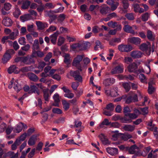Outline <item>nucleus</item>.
Listing matches in <instances>:
<instances>
[{
  "label": "nucleus",
  "instance_id": "f257e3e1",
  "mask_svg": "<svg viewBox=\"0 0 158 158\" xmlns=\"http://www.w3.org/2000/svg\"><path fill=\"white\" fill-rule=\"evenodd\" d=\"M83 58V56L78 55L74 58L72 63L73 65L77 67L80 72L83 71V69L81 63Z\"/></svg>",
  "mask_w": 158,
  "mask_h": 158
},
{
  "label": "nucleus",
  "instance_id": "f03ea898",
  "mask_svg": "<svg viewBox=\"0 0 158 158\" xmlns=\"http://www.w3.org/2000/svg\"><path fill=\"white\" fill-rule=\"evenodd\" d=\"M13 86L14 89L17 92L20 91L22 89V86L18 82V80L14 78H12L10 81L8 85V88L11 89Z\"/></svg>",
  "mask_w": 158,
  "mask_h": 158
},
{
  "label": "nucleus",
  "instance_id": "7ed1b4c3",
  "mask_svg": "<svg viewBox=\"0 0 158 158\" xmlns=\"http://www.w3.org/2000/svg\"><path fill=\"white\" fill-rule=\"evenodd\" d=\"M15 53V51L12 49L7 50L4 54L2 59V62L5 64L11 58V56Z\"/></svg>",
  "mask_w": 158,
  "mask_h": 158
},
{
  "label": "nucleus",
  "instance_id": "20e7f679",
  "mask_svg": "<svg viewBox=\"0 0 158 158\" xmlns=\"http://www.w3.org/2000/svg\"><path fill=\"white\" fill-rule=\"evenodd\" d=\"M140 49L142 51H145L148 55L150 54L151 52V45L150 43L147 42L141 44L140 46Z\"/></svg>",
  "mask_w": 158,
  "mask_h": 158
},
{
  "label": "nucleus",
  "instance_id": "39448f33",
  "mask_svg": "<svg viewBox=\"0 0 158 158\" xmlns=\"http://www.w3.org/2000/svg\"><path fill=\"white\" fill-rule=\"evenodd\" d=\"M38 88L43 89L44 87L41 84H36L35 85H31L29 93H34L39 94V91Z\"/></svg>",
  "mask_w": 158,
  "mask_h": 158
},
{
  "label": "nucleus",
  "instance_id": "423d86ee",
  "mask_svg": "<svg viewBox=\"0 0 158 158\" xmlns=\"http://www.w3.org/2000/svg\"><path fill=\"white\" fill-rule=\"evenodd\" d=\"M118 90L117 88L114 87L110 89L106 90L105 93L108 96H110L112 97H116L118 95Z\"/></svg>",
  "mask_w": 158,
  "mask_h": 158
},
{
  "label": "nucleus",
  "instance_id": "0eeeda50",
  "mask_svg": "<svg viewBox=\"0 0 158 158\" xmlns=\"http://www.w3.org/2000/svg\"><path fill=\"white\" fill-rule=\"evenodd\" d=\"M123 23L124 25L123 29L125 32L131 33L134 35L137 34L136 32H135V31L132 29V27L128 25L127 22L125 21L123 22Z\"/></svg>",
  "mask_w": 158,
  "mask_h": 158
},
{
  "label": "nucleus",
  "instance_id": "6e6552de",
  "mask_svg": "<svg viewBox=\"0 0 158 158\" xmlns=\"http://www.w3.org/2000/svg\"><path fill=\"white\" fill-rule=\"evenodd\" d=\"M140 64V61L139 60H137L135 62H133L130 64L128 67L129 71L130 72H135Z\"/></svg>",
  "mask_w": 158,
  "mask_h": 158
},
{
  "label": "nucleus",
  "instance_id": "1a4fd4ad",
  "mask_svg": "<svg viewBox=\"0 0 158 158\" xmlns=\"http://www.w3.org/2000/svg\"><path fill=\"white\" fill-rule=\"evenodd\" d=\"M118 49L120 52H127L132 50V47L129 45L121 44L118 46Z\"/></svg>",
  "mask_w": 158,
  "mask_h": 158
},
{
  "label": "nucleus",
  "instance_id": "9d476101",
  "mask_svg": "<svg viewBox=\"0 0 158 158\" xmlns=\"http://www.w3.org/2000/svg\"><path fill=\"white\" fill-rule=\"evenodd\" d=\"M124 66L123 64L119 65L113 68L111 71L112 74L120 73L123 71Z\"/></svg>",
  "mask_w": 158,
  "mask_h": 158
},
{
  "label": "nucleus",
  "instance_id": "9b49d317",
  "mask_svg": "<svg viewBox=\"0 0 158 158\" xmlns=\"http://www.w3.org/2000/svg\"><path fill=\"white\" fill-rule=\"evenodd\" d=\"M70 74L74 78L75 80L77 81L80 82H82V77L80 75V73L78 71H71Z\"/></svg>",
  "mask_w": 158,
  "mask_h": 158
},
{
  "label": "nucleus",
  "instance_id": "f8f14e48",
  "mask_svg": "<svg viewBox=\"0 0 158 158\" xmlns=\"http://www.w3.org/2000/svg\"><path fill=\"white\" fill-rule=\"evenodd\" d=\"M74 127L77 128L75 129L76 131H77L78 133H80L83 130L84 127L81 125L82 123L81 121L75 120L74 122Z\"/></svg>",
  "mask_w": 158,
  "mask_h": 158
},
{
  "label": "nucleus",
  "instance_id": "ddd939ff",
  "mask_svg": "<svg viewBox=\"0 0 158 158\" xmlns=\"http://www.w3.org/2000/svg\"><path fill=\"white\" fill-rule=\"evenodd\" d=\"M7 71L9 74H11L12 73H14L15 74H18L20 72V70L16 65H13L9 67L7 70Z\"/></svg>",
  "mask_w": 158,
  "mask_h": 158
},
{
  "label": "nucleus",
  "instance_id": "4468645a",
  "mask_svg": "<svg viewBox=\"0 0 158 158\" xmlns=\"http://www.w3.org/2000/svg\"><path fill=\"white\" fill-rule=\"evenodd\" d=\"M18 4H22L21 8L23 9H27L30 4V2L26 0H18Z\"/></svg>",
  "mask_w": 158,
  "mask_h": 158
},
{
  "label": "nucleus",
  "instance_id": "2eb2a0df",
  "mask_svg": "<svg viewBox=\"0 0 158 158\" xmlns=\"http://www.w3.org/2000/svg\"><path fill=\"white\" fill-rule=\"evenodd\" d=\"M37 139V136L34 135L31 136L28 139V144L30 146L34 145L36 143Z\"/></svg>",
  "mask_w": 158,
  "mask_h": 158
},
{
  "label": "nucleus",
  "instance_id": "dca6fc26",
  "mask_svg": "<svg viewBox=\"0 0 158 158\" xmlns=\"http://www.w3.org/2000/svg\"><path fill=\"white\" fill-rule=\"evenodd\" d=\"M22 62L26 64H29L31 63H34V61L32 58L29 56H23L22 57Z\"/></svg>",
  "mask_w": 158,
  "mask_h": 158
},
{
  "label": "nucleus",
  "instance_id": "f3484780",
  "mask_svg": "<svg viewBox=\"0 0 158 158\" xmlns=\"http://www.w3.org/2000/svg\"><path fill=\"white\" fill-rule=\"evenodd\" d=\"M2 23L5 26L9 27L12 25V21L8 17H5L3 19Z\"/></svg>",
  "mask_w": 158,
  "mask_h": 158
},
{
  "label": "nucleus",
  "instance_id": "a211bd4d",
  "mask_svg": "<svg viewBox=\"0 0 158 158\" xmlns=\"http://www.w3.org/2000/svg\"><path fill=\"white\" fill-rule=\"evenodd\" d=\"M107 152L111 155H115L118 153V150L114 148H108L106 149Z\"/></svg>",
  "mask_w": 158,
  "mask_h": 158
},
{
  "label": "nucleus",
  "instance_id": "6ab92c4d",
  "mask_svg": "<svg viewBox=\"0 0 158 158\" xmlns=\"http://www.w3.org/2000/svg\"><path fill=\"white\" fill-rule=\"evenodd\" d=\"M115 82V79L113 78H107L105 79L103 82V84L106 86L111 85Z\"/></svg>",
  "mask_w": 158,
  "mask_h": 158
},
{
  "label": "nucleus",
  "instance_id": "aec40b11",
  "mask_svg": "<svg viewBox=\"0 0 158 158\" xmlns=\"http://www.w3.org/2000/svg\"><path fill=\"white\" fill-rule=\"evenodd\" d=\"M128 40L130 43L136 45L139 44L141 42V39L138 37H132L129 38Z\"/></svg>",
  "mask_w": 158,
  "mask_h": 158
},
{
  "label": "nucleus",
  "instance_id": "412c9836",
  "mask_svg": "<svg viewBox=\"0 0 158 158\" xmlns=\"http://www.w3.org/2000/svg\"><path fill=\"white\" fill-rule=\"evenodd\" d=\"M59 34L58 31H56L50 36V39L51 42L53 44L56 43L57 36Z\"/></svg>",
  "mask_w": 158,
  "mask_h": 158
},
{
  "label": "nucleus",
  "instance_id": "4be33fe9",
  "mask_svg": "<svg viewBox=\"0 0 158 158\" xmlns=\"http://www.w3.org/2000/svg\"><path fill=\"white\" fill-rule=\"evenodd\" d=\"M131 55L134 58H139L141 57L142 53L139 51H134L131 52Z\"/></svg>",
  "mask_w": 158,
  "mask_h": 158
},
{
  "label": "nucleus",
  "instance_id": "5701e85b",
  "mask_svg": "<svg viewBox=\"0 0 158 158\" xmlns=\"http://www.w3.org/2000/svg\"><path fill=\"white\" fill-rule=\"evenodd\" d=\"M99 138L104 144H107L110 143V142L107 138L102 133L101 134L98 136Z\"/></svg>",
  "mask_w": 158,
  "mask_h": 158
},
{
  "label": "nucleus",
  "instance_id": "b1692460",
  "mask_svg": "<svg viewBox=\"0 0 158 158\" xmlns=\"http://www.w3.org/2000/svg\"><path fill=\"white\" fill-rule=\"evenodd\" d=\"M81 45L79 43L74 44L70 45L71 49L73 51H75L77 49L82 50L83 49L81 48Z\"/></svg>",
  "mask_w": 158,
  "mask_h": 158
},
{
  "label": "nucleus",
  "instance_id": "393cba45",
  "mask_svg": "<svg viewBox=\"0 0 158 158\" xmlns=\"http://www.w3.org/2000/svg\"><path fill=\"white\" fill-rule=\"evenodd\" d=\"M82 60L83 64L82 66V68L83 71H85L88 64L90 62V60L88 57H85Z\"/></svg>",
  "mask_w": 158,
  "mask_h": 158
},
{
  "label": "nucleus",
  "instance_id": "a878e982",
  "mask_svg": "<svg viewBox=\"0 0 158 158\" xmlns=\"http://www.w3.org/2000/svg\"><path fill=\"white\" fill-rule=\"evenodd\" d=\"M135 125H131L129 124H125L123 127V129L126 131L132 132L135 129Z\"/></svg>",
  "mask_w": 158,
  "mask_h": 158
},
{
  "label": "nucleus",
  "instance_id": "bb28decb",
  "mask_svg": "<svg viewBox=\"0 0 158 158\" xmlns=\"http://www.w3.org/2000/svg\"><path fill=\"white\" fill-rule=\"evenodd\" d=\"M36 24L38 29L39 30H43L44 28L48 27L47 23H43L40 21H36Z\"/></svg>",
  "mask_w": 158,
  "mask_h": 158
},
{
  "label": "nucleus",
  "instance_id": "cd10ccee",
  "mask_svg": "<svg viewBox=\"0 0 158 158\" xmlns=\"http://www.w3.org/2000/svg\"><path fill=\"white\" fill-rule=\"evenodd\" d=\"M44 55V53L40 51H32V56L33 57H36L38 56L40 57H43Z\"/></svg>",
  "mask_w": 158,
  "mask_h": 158
},
{
  "label": "nucleus",
  "instance_id": "c85d7f7f",
  "mask_svg": "<svg viewBox=\"0 0 158 158\" xmlns=\"http://www.w3.org/2000/svg\"><path fill=\"white\" fill-rule=\"evenodd\" d=\"M59 97V95L57 93L53 95V98L55 102V103L53 105V106H59V102H60Z\"/></svg>",
  "mask_w": 158,
  "mask_h": 158
},
{
  "label": "nucleus",
  "instance_id": "c756f323",
  "mask_svg": "<svg viewBox=\"0 0 158 158\" xmlns=\"http://www.w3.org/2000/svg\"><path fill=\"white\" fill-rule=\"evenodd\" d=\"M27 136V133L25 132L18 138L16 140L21 144L22 142L24 141Z\"/></svg>",
  "mask_w": 158,
  "mask_h": 158
},
{
  "label": "nucleus",
  "instance_id": "7c9ffc66",
  "mask_svg": "<svg viewBox=\"0 0 158 158\" xmlns=\"http://www.w3.org/2000/svg\"><path fill=\"white\" fill-rule=\"evenodd\" d=\"M23 125L22 123H20L17 125L16 127L13 129L14 132L16 133H19L22 130Z\"/></svg>",
  "mask_w": 158,
  "mask_h": 158
},
{
  "label": "nucleus",
  "instance_id": "2f4dec72",
  "mask_svg": "<svg viewBox=\"0 0 158 158\" xmlns=\"http://www.w3.org/2000/svg\"><path fill=\"white\" fill-rule=\"evenodd\" d=\"M121 42V39L120 38H114L112 39L109 42L110 44L112 46L115 45V43H118Z\"/></svg>",
  "mask_w": 158,
  "mask_h": 158
},
{
  "label": "nucleus",
  "instance_id": "473e14b6",
  "mask_svg": "<svg viewBox=\"0 0 158 158\" xmlns=\"http://www.w3.org/2000/svg\"><path fill=\"white\" fill-rule=\"evenodd\" d=\"M21 21L24 22L25 21L29 20L31 19V16L29 14H26L20 17Z\"/></svg>",
  "mask_w": 158,
  "mask_h": 158
},
{
  "label": "nucleus",
  "instance_id": "72a5a7b5",
  "mask_svg": "<svg viewBox=\"0 0 158 158\" xmlns=\"http://www.w3.org/2000/svg\"><path fill=\"white\" fill-rule=\"evenodd\" d=\"M63 56L64 57V62L67 64H70L71 61L70 55L69 54L65 53Z\"/></svg>",
  "mask_w": 158,
  "mask_h": 158
},
{
  "label": "nucleus",
  "instance_id": "f704fd0d",
  "mask_svg": "<svg viewBox=\"0 0 158 158\" xmlns=\"http://www.w3.org/2000/svg\"><path fill=\"white\" fill-rule=\"evenodd\" d=\"M44 97L45 100L46 101H48L49 98L50 96L49 94V89L48 88H46L44 89Z\"/></svg>",
  "mask_w": 158,
  "mask_h": 158
},
{
  "label": "nucleus",
  "instance_id": "c9c22d12",
  "mask_svg": "<svg viewBox=\"0 0 158 158\" xmlns=\"http://www.w3.org/2000/svg\"><path fill=\"white\" fill-rule=\"evenodd\" d=\"M28 75L29 78L31 80L36 81L38 80V78L37 76L32 73H28Z\"/></svg>",
  "mask_w": 158,
  "mask_h": 158
},
{
  "label": "nucleus",
  "instance_id": "e433bc0d",
  "mask_svg": "<svg viewBox=\"0 0 158 158\" xmlns=\"http://www.w3.org/2000/svg\"><path fill=\"white\" fill-rule=\"evenodd\" d=\"M120 119L121 122L124 123H131V120L128 116H126Z\"/></svg>",
  "mask_w": 158,
  "mask_h": 158
},
{
  "label": "nucleus",
  "instance_id": "4c0bfd02",
  "mask_svg": "<svg viewBox=\"0 0 158 158\" xmlns=\"http://www.w3.org/2000/svg\"><path fill=\"white\" fill-rule=\"evenodd\" d=\"M8 36L10 39L14 40L16 39V36L19 34V31H17L16 32H12Z\"/></svg>",
  "mask_w": 158,
  "mask_h": 158
},
{
  "label": "nucleus",
  "instance_id": "58836bf2",
  "mask_svg": "<svg viewBox=\"0 0 158 158\" xmlns=\"http://www.w3.org/2000/svg\"><path fill=\"white\" fill-rule=\"evenodd\" d=\"M147 36L148 39L150 40L153 41L154 39V34L150 30L148 31Z\"/></svg>",
  "mask_w": 158,
  "mask_h": 158
},
{
  "label": "nucleus",
  "instance_id": "ea45409f",
  "mask_svg": "<svg viewBox=\"0 0 158 158\" xmlns=\"http://www.w3.org/2000/svg\"><path fill=\"white\" fill-rule=\"evenodd\" d=\"M110 122H109L107 118H105L100 124L99 127L100 128H103L104 127V125L108 126L110 125Z\"/></svg>",
  "mask_w": 158,
  "mask_h": 158
},
{
  "label": "nucleus",
  "instance_id": "a19ab883",
  "mask_svg": "<svg viewBox=\"0 0 158 158\" xmlns=\"http://www.w3.org/2000/svg\"><path fill=\"white\" fill-rule=\"evenodd\" d=\"M13 14L14 16L16 18H18L21 14L20 10L17 6H16Z\"/></svg>",
  "mask_w": 158,
  "mask_h": 158
},
{
  "label": "nucleus",
  "instance_id": "79ce46f5",
  "mask_svg": "<svg viewBox=\"0 0 158 158\" xmlns=\"http://www.w3.org/2000/svg\"><path fill=\"white\" fill-rule=\"evenodd\" d=\"M62 103L63 106V108L64 110L66 111L68 110L70 107L69 104L66 101L63 100L62 101Z\"/></svg>",
  "mask_w": 158,
  "mask_h": 158
},
{
  "label": "nucleus",
  "instance_id": "37998d69",
  "mask_svg": "<svg viewBox=\"0 0 158 158\" xmlns=\"http://www.w3.org/2000/svg\"><path fill=\"white\" fill-rule=\"evenodd\" d=\"M39 48V42L38 40H34L32 46V51H35Z\"/></svg>",
  "mask_w": 158,
  "mask_h": 158
},
{
  "label": "nucleus",
  "instance_id": "c03bdc74",
  "mask_svg": "<svg viewBox=\"0 0 158 158\" xmlns=\"http://www.w3.org/2000/svg\"><path fill=\"white\" fill-rule=\"evenodd\" d=\"M151 61H152V60H147L145 64V65L146 66V69L148 70H146V73L147 74H149L151 72V69L149 64Z\"/></svg>",
  "mask_w": 158,
  "mask_h": 158
},
{
  "label": "nucleus",
  "instance_id": "a18cd8bd",
  "mask_svg": "<svg viewBox=\"0 0 158 158\" xmlns=\"http://www.w3.org/2000/svg\"><path fill=\"white\" fill-rule=\"evenodd\" d=\"M122 3L124 9L125 10L124 11H126V10L129 7V4L128 0H122Z\"/></svg>",
  "mask_w": 158,
  "mask_h": 158
},
{
  "label": "nucleus",
  "instance_id": "49530a36",
  "mask_svg": "<svg viewBox=\"0 0 158 158\" xmlns=\"http://www.w3.org/2000/svg\"><path fill=\"white\" fill-rule=\"evenodd\" d=\"M110 10V8L107 6H105L102 8L100 10V12L102 14H107Z\"/></svg>",
  "mask_w": 158,
  "mask_h": 158
},
{
  "label": "nucleus",
  "instance_id": "de8ad7c7",
  "mask_svg": "<svg viewBox=\"0 0 158 158\" xmlns=\"http://www.w3.org/2000/svg\"><path fill=\"white\" fill-rule=\"evenodd\" d=\"M55 6V5H53L52 3L51 2L46 3L45 4V8L48 9H53Z\"/></svg>",
  "mask_w": 158,
  "mask_h": 158
},
{
  "label": "nucleus",
  "instance_id": "09e8293b",
  "mask_svg": "<svg viewBox=\"0 0 158 158\" xmlns=\"http://www.w3.org/2000/svg\"><path fill=\"white\" fill-rule=\"evenodd\" d=\"M107 25L108 26L112 28H114L118 26V24L117 23L112 21H110L108 22L107 23Z\"/></svg>",
  "mask_w": 158,
  "mask_h": 158
},
{
  "label": "nucleus",
  "instance_id": "8fccbe9b",
  "mask_svg": "<svg viewBox=\"0 0 158 158\" xmlns=\"http://www.w3.org/2000/svg\"><path fill=\"white\" fill-rule=\"evenodd\" d=\"M52 53L51 52H49L47 55L46 57L44 58V60L46 62H48V64H50L49 62L50 58L52 57Z\"/></svg>",
  "mask_w": 158,
  "mask_h": 158
},
{
  "label": "nucleus",
  "instance_id": "3c124183",
  "mask_svg": "<svg viewBox=\"0 0 158 158\" xmlns=\"http://www.w3.org/2000/svg\"><path fill=\"white\" fill-rule=\"evenodd\" d=\"M149 129L153 131V134L156 138L158 137V131L156 127H150Z\"/></svg>",
  "mask_w": 158,
  "mask_h": 158
},
{
  "label": "nucleus",
  "instance_id": "603ef678",
  "mask_svg": "<svg viewBox=\"0 0 158 158\" xmlns=\"http://www.w3.org/2000/svg\"><path fill=\"white\" fill-rule=\"evenodd\" d=\"M132 137L131 135L129 134H123L121 136L122 139L124 141L127 140L128 139Z\"/></svg>",
  "mask_w": 158,
  "mask_h": 158
},
{
  "label": "nucleus",
  "instance_id": "864d4df0",
  "mask_svg": "<svg viewBox=\"0 0 158 158\" xmlns=\"http://www.w3.org/2000/svg\"><path fill=\"white\" fill-rule=\"evenodd\" d=\"M138 148V147L135 145H134L129 148V152L131 154H134L135 152V149H137Z\"/></svg>",
  "mask_w": 158,
  "mask_h": 158
},
{
  "label": "nucleus",
  "instance_id": "5fc2aeb1",
  "mask_svg": "<svg viewBox=\"0 0 158 158\" xmlns=\"http://www.w3.org/2000/svg\"><path fill=\"white\" fill-rule=\"evenodd\" d=\"M114 104L112 103H110L106 105V107L105 109L112 111L114 110Z\"/></svg>",
  "mask_w": 158,
  "mask_h": 158
},
{
  "label": "nucleus",
  "instance_id": "6e6d98bb",
  "mask_svg": "<svg viewBox=\"0 0 158 158\" xmlns=\"http://www.w3.org/2000/svg\"><path fill=\"white\" fill-rule=\"evenodd\" d=\"M52 112L53 113L57 114H61L62 113V111L60 109L57 108H53Z\"/></svg>",
  "mask_w": 158,
  "mask_h": 158
},
{
  "label": "nucleus",
  "instance_id": "4d7b16f0",
  "mask_svg": "<svg viewBox=\"0 0 158 158\" xmlns=\"http://www.w3.org/2000/svg\"><path fill=\"white\" fill-rule=\"evenodd\" d=\"M65 38L62 36H60L59 37L57 44L58 46L61 45L64 42Z\"/></svg>",
  "mask_w": 158,
  "mask_h": 158
},
{
  "label": "nucleus",
  "instance_id": "13d9d810",
  "mask_svg": "<svg viewBox=\"0 0 158 158\" xmlns=\"http://www.w3.org/2000/svg\"><path fill=\"white\" fill-rule=\"evenodd\" d=\"M43 112H42L41 113L42 114V119L41 121L42 123H44L48 119V115L46 113H43Z\"/></svg>",
  "mask_w": 158,
  "mask_h": 158
},
{
  "label": "nucleus",
  "instance_id": "bf43d9fd",
  "mask_svg": "<svg viewBox=\"0 0 158 158\" xmlns=\"http://www.w3.org/2000/svg\"><path fill=\"white\" fill-rule=\"evenodd\" d=\"M139 77L141 82L144 83L146 81L147 79L144 74L142 73L140 74L139 75Z\"/></svg>",
  "mask_w": 158,
  "mask_h": 158
},
{
  "label": "nucleus",
  "instance_id": "052dcab7",
  "mask_svg": "<svg viewBox=\"0 0 158 158\" xmlns=\"http://www.w3.org/2000/svg\"><path fill=\"white\" fill-rule=\"evenodd\" d=\"M114 134L112 135V139L114 140H116L119 136L118 131H112Z\"/></svg>",
  "mask_w": 158,
  "mask_h": 158
},
{
  "label": "nucleus",
  "instance_id": "680f3d73",
  "mask_svg": "<svg viewBox=\"0 0 158 158\" xmlns=\"http://www.w3.org/2000/svg\"><path fill=\"white\" fill-rule=\"evenodd\" d=\"M64 7L63 6L60 7L59 8L55 9L53 11L50 10L49 11L50 12H53L54 13H58L62 12L64 10Z\"/></svg>",
  "mask_w": 158,
  "mask_h": 158
},
{
  "label": "nucleus",
  "instance_id": "e2e57ef3",
  "mask_svg": "<svg viewBox=\"0 0 158 158\" xmlns=\"http://www.w3.org/2000/svg\"><path fill=\"white\" fill-rule=\"evenodd\" d=\"M123 86L127 92L130 89V86L128 83H123Z\"/></svg>",
  "mask_w": 158,
  "mask_h": 158
},
{
  "label": "nucleus",
  "instance_id": "0e129e2a",
  "mask_svg": "<svg viewBox=\"0 0 158 158\" xmlns=\"http://www.w3.org/2000/svg\"><path fill=\"white\" fill-rule=\"evenodd\" d=\"M20 144V143L16 140L15 143L11 145L12 149L13 150H16L17 148V146L19 145Z\"/></svg>",
  "mask_w": 158,
  "mask_h": 158
},
{
  "label": "nucleus",
  "instance_id": "69168bd1",
  "mask_svg": "<svg viewBox=\"0 0 158 158\" xmlns=\"http://www.w3.org/2000/svg\"><path fill=\"white\" fill-rule=\"evenodd\" d=\"M11 5L9 3L7 2L4 4V9L6 10H9L11 8Z\"/></svg>",
  "mask_w": 158,
  "mask_h": 158
},
{
  "label": "nucleus",
  "instance_id": "338daca9",
  "mask_svg": "<svg viewBox=\"0 0 158 158\" xmlns=\"http://www.w3.org/2000/svg\"><path fill=\"white\" fill-rule=\"evenodd\" d=\"M18 41L19 44L22 45H24L26 43L25 38L23 37L20 38L19 40Z\"/></svg>",
  "mask_w": 158,
  "mask_h": 158
},
{
  "label": "nucleus",
  "instance_id": "774afa93",
  "mask_svg": "<svg viewBox=\"0 0 158 158\" xmlns=\"http://www.w3.org/2000/svg\"><path fill=\"white\" fill-rule=\"evenodd\" d=\"M156 89L155 87L153 86H148V92L149 94H152L154 92H155Z\"/></svg>",
  "mask_w": 158,
  "mask_h": 158
}]
</instances>
